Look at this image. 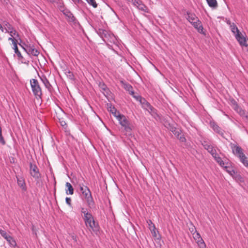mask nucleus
<instances>
[{"instance_id": "f257e3e1", "label": "nucleus", "mask_w": 248, "mask_h": 248, "mask_svg": "<svg viewBox=\"0 0 248 248\" xmlns=\"http://www.w3.org/2000/svg\"><path fill=\"white\" fill-rule=\"evenodd\" d=\"M119 124L123 128V132L125 135H131L132 130L134 126L132 123L131 122L129 119L123 115V116L119 117L118 120Z\"/></svg>"}, {"instance_id": "f03ea898", "label": "nucleus", "mask_w": 248, "mask_h": 248, "mask_svg": "<svg viewBox=\"0 0 248 248\" xmlns=\"http://www.w3.org/2000/svg\"><path fill=\"white\" fill-rule=\"evenodd\" d=\"M79 188L82 193L81 198L86 200L88 207L91 208L94 205V202L90 189L83 184H79Z\"/></svg>"}, {"instance_id": "7ed1b4c3", "label": "nucleus", "mask_w": 248, "mask_h": 248, "mask_svg": "<svg viewBox=\"0 0 248 248\" xmlns=\"http://www.w3.org/2000/svg\"><path fill=\"white\" fill-rule=\"evenodd\" d=\"M83 220L85 225L89 229L90 231L92 230L94 232L98 231V224L94 221L93 217L92 214L84 218Z\"/></svg>"}, {"instance_id": "20e7f679", "label": "nucleus", "mask_w": 248, "mask_h": 248, "mask_svg": "<svg viewBox=\"0 0 248 248\" xmlns=\"http://www.w3.org/2000/svg\"><path fill=\"white\" fill-rule=\"evenodd\" d=\"M30 84L34 95L35 96L37 99L41 98L42 90L38 80L34 78L31 79Z\"/></svg>"}, {"instance_id": "39448f33", "label": "nucleus", "mask_w": 248, "mask_h": 248, "mask_svg": "<svg viewBox=\"0 0 248 248\" xmlns=\"http://www.w3.org/2000/svg\"><path fill=\"white\" fill-rule=\"evenodd\" d=\"M9 41H11L12 42V44L13 45V48L14 50L15 54L17 55L18 57V59L19 61H21L22 63H28L29 61L26 62L25 61L24 58L22 56L20 52L18 50V47H17V41L16 38H8Z\"/></svg>"}, {"instance_id": "423d86ee", "label": "nucleus", "mask_w": 248, "mask_h": 248, "mask_svg": "<svg viewBox=\"0 0 248 248\" xmlns=\"http://www.w3.org/2000/svg\"><path fill=\"white\" fill-rule=\"evenodd\" d=\"M30 173L35 180H39L41 177L39 169L35 164L32 163H30Z\"/></svg>"}, {"instance_id": "0eeeda50", "label": "nucleus", "mask_w": 248, "mask_h": 248, "mask_svg": "<svg viewBox=\"0 0 248 248\" xmlns=\"http://www.w3.org/2000/svg\"><path fill=\"white\" fill-rule=\"evenodd\" d=\"M163 124L164 126L172 132L174 135H175L177 138H179V136L181 135V130L180 129L177 128L172 124H170L167 121H164V122H163Z\"/></svg>"}, {"instance_id": "6e6552de", "label": "nucleus", "mask_w": 248, "mask_h": 248, "mask_svg": "<svg viewBox=\"0 0 248 248\" xmlns=\"http://www.w3.org/2000/svg\"><path fill=\"white\" fill-rule=\"evenodd\" d=\"M25 48V51L29 55L37 56L39 54V52L34 48V46L33 45H26Z\"/></svg>"}, {"instance_id": "1a4fd4ad", "label": "nucleus", "mask_w": 248, "mask_h": 248, "mask_svg": "<svg viewBox=\"0 0 248 248\" xmlns=\"http://www.w3.org/2000/svg\"><path fill=\"white\" fill-rule=\"evenodd\" d=\"M0 234L4 237L9 243V245L12 247H15L16 243L14 239L10 235H9L5 231L0 230Z\"/></svg>"}, {"instance_id": "9d476101", "label": "nucleus", "mask_w": 248, "mask_h": 248, "mask_svg": "<svg viewBox=\"0 0 248 248\" xmlns=\"http://www.w3.org/2000/svg\"><path fill=\"white\" fill-rule=\"evenodd\" d=\"M231 148L232 149V153H233V154L237 155L239 159L244 157V155H245L243 152L242 149L240 146H238L237 144H232Z\"/></svg>"}, {"instance_id": "9b49d317", "label": "nucleus", "mask_w": 248, "mask_h": 248, "mask_svg": "<svg viewBox=\"0 0 248 248\" xmlns=\"http://www.w3.org/2000/svg\"><path fill=\"white\" fill-rule=\"evenodd\" d=\"M235 38L241 46H248V41L246 38L240 32L235 34Z\"/></svg>"}, {"instance_id": "f8f14e48", "label": "nucleus", "mask_w": 248, "mask_h": 248, "mask_svg": "<svg viewBox=\"0 0 248 248\" xmlns=\"http://www.w3.org/2000/svg\"><path fill=\"white\" fill-rule=\"evenodd\" d=\"M202 145L204 148L211 155H216L217 153L216 150L214 149V147L207 141L203 140L202 142Z\"/></svg>"}, {"instance_id": "ddd939ff", "label": "nucleus", "mask_w": 248, "mask_h": 248, "mask_svg": "<svg viewBox=\"0 0 248 248\" xmlns=\"http://www.w3.org/2000/svg\"><path fill=\"white\" fill-rule=\"evenodd\" d=\"M156 121H161V118L157 112V110L152 106L146 110Z\"/></svg>"}, {"instance_id": "4468645a", "label": "nucleus", "mask_w": 248, "mask_h": 248, "mask_svg": "<svg viewBox=\"0 0 248 248\" xmlns=\"http://www.w3.org/2000/svg\"><path fill=\"white\" fill-rule=\"evenodd\" d=\"M16 178L18 186L22 190L26 191L27 190V187L23 177L22 176H16Z\"/></svg>"}, {"instance_id": "2eb2a0df", "label": "nucleus", "mask_w": 248, "mask_h": 248, "mask_svg": "<svg viewBox=\"0 0 248 248\" xmlns=\"http://www.w3.org/2000/svg\"><path fill=\"white\" fill-rule=\"evenodd\" d=\"M191 24L194 26V27L200 33H203V27L202 24V22L199 20V19H197L195 21H192Z\"/></svg>"}, {"instance_id": "dca6fc26", "label": "nucleus", "mask_w": 248, "mask_h": 248, "mask_svg": "<svg viewBox=\"0 0 248 248\" xmlns=\"http://www.w3.org/2000/svg\"><path fill=\"white\" fill-rule=\"evenodd\" d=\"M96 31L98 35L101 38H102L104 41H105V38H108V36H109L108 32L103 29H98V30H96Z\"/></svg>"}, {"instance_id": "f3484780", "label": "nucleus", "mask_w": 248, "mask_h": 248, "mask_svg": "<svg viewBox=\"0 0 248 248\" xmlns=\"http://www.w3.org/2000/svg\"><path fill=\"white\" fill-rule=\"evenodd\" d=\"M186 17V19L191 23L192 21H195L198 19L194 13H192L189 11H187Z\"/></svg>"}, {"instance_id": "a211bd4d", "label": "nucleus", "mask_w": 248, "mask_h": 248, "mask_svg": "<svg viewBox=\"0 0 248 248\" xmlns=\"http://www.w3.org/2000/svg\"><path fill=\"white\" fill-rule=\"evenodd\" d=\"M99 88L105 96H107L110 93L109 89L104 83H100L99 85Z\"/></svg>"}, {"instance_id": "6ab92c4d", "label": "nucleus", "mask_w": 248, "mask_h": 248, "mask_svg": "<svg viewBox=\"0 0 248 248\" xmlns=\"http://www.w3.org/2000/svg\"><path fill=\"white\" fill-rule=\"evenodd\" d=\"M66 187L67 188L65 189V193L67 195H73L74 193V188L71 184L68 182L66 183L65 184Z\"/></svg>"}, {"instance_id": "aec40b11", "label": "nucleus", "mask_w": 248, "mask_h": 248, "mask_svg": "<svg viewBox=\"0 0 248 248\" xmlns=\"http://www.w3.org/2000/svg\"><path fill=\"white\" fill-rule=\"evenodd\" d=\"M237 113H238L241 116L245 117L247 118V115L246 113V111L243 109L241 107H240L238 105L236 107V108L233 109Z\"/></svg>"}, {"instance_id": "412c9836", "label": "nucleus", "mask_w": 248, "mask_h": 248, "mask_svg": "<svg viewBox=\"0 0 248 248\" xmlns=\"http://www.w3.org/2000/svg\"><path fill=\"white\" fill-rule=\"evenodd\" d=\"M211 127L217 133L220 135H223V133L221 128L215 123H212L210 124Z\"/></svg>"}, {"instance_id": "4be33fe9", "label": "nucleus", "mask_w": 248, "mask_h": 248, "mask_svg": "<svg viewBox=\"0 0 248 248\" xmlns=\"http://www.w3.org/2000/svg\"><path fill=\"white\" fill-rule=\"evenodd\" d=\"M213 157L214 158V159L216 161V162L222 167H224V162L222 160L221 158L218 156V154L216 153V155H212Z\"/></svg>"}, {"instance_id": "5701e85b", "label": "nucleus", "mask_w": 248, "mask_h": 248, "mask_svg": "<svg viewBox=\"0 0 248 248\" xmlns=\"http://www.w3.org/2000/svg\"><path fill=\"white\" fill-rule=\"evenodd\" d=\"M232 177L237 182L242 183L244 182V178L237 171L234 174Z\"/></svg>"}, {"instance_id": "b1692460", "label": "nucleus", "mask_w": 248, "mask_h": 248, "mask_svg": "<svg viewBox=\"0 0 248 248\" xmlns=\"http://www.w3.org/2000/svg\"><path fill=\"white\" fill-rule=\"evenodd\" d=\"M64 15L67 17L69 21L73 22L75 20V17L73 14L68 10H66L63 12Z\"/></svg>"}, {"instance_id": "393cba45", "label": "nucleus", "mask_w": 248, "mask_h": 248, "mask_svg": "<svg viewBox=\"0 0 248 248\" xmlns=\"http://www.w3.org/2000/svg\"><path fill=\"white\" fill-rule=\"evenodd\" d=\"M41 81L44 84L46 88H47L48 90H50L51 85L50 84L49 82L48 81V79L46 78V77H43L40 78Z\"/></svg>"}, {"instance_id": "a878e982", "label": "nucleus", "mask_w": 248, "mask_h": 248, "mask_svg": "<svg viewBox=\"0 0 248 248\" xmlns=\"http://www.w3.org/2000/svg\"><path fill=\"white\" fill-rule=\"evenodd\" d=\"M227 24L230 25L231 30L234 35L238 32H240L238 28L236 27L234 23H233L231 24L230 21H228Z\"/></svg>"}, {"instance_id": "bb28decb", "label": "nucleus", "mask_w": 248, "mask_h": 248, "mask_svg": "<svg viewBox=\"0 0 248 248\" xmlns=\"http://www.w3.org/2000/svg\"><path fill=\"white\" fill-rule=\"evenodd\" d=\"M138 9L145 13H149V9L144 4H143L142 1L138 7Z\"/></svg>"}, {"instance_id": "cd10ccee", "label": "nucleus", "mask_w": 248, "mask_h": 248, "mask_svg": "<svg viewBox=\"0 0 248 248\" xmlns=\"http://www.w3.org/2000/svg\"><path fill=\"white\" fill-rule=\"evenodd\" d=\"M121 83L123 85L124 88L128 92L131 91L133 89V87L129 83L124 82L123 81H121Z\"/></svg>"}, {"instance_id": "c85d7f7f", "label": "nucleus", "mask_w": 248, "mask_h": 248, "mask_svg": "<svg viewBox=\"0 0 248 248\" xmlns=\"http://www.w3.org/2000/svg\"><path fill=\"white\" fill-rule=\"evenodd\" d=\"M208 5L212 8H216L217 6V3L216 0H206Z\"/></svg>"}, {"instance_id": "c756f323", "label": "nucleus", "mask_w": 248, "mask_h": 248, "mask_svg": "<svg viewBox=\"0 0 248 248\" xmlns=\"http://www.w3.org/2000/svg\"><path fill=\"white\" fill-rule=\"evenodd\" d=\"M226 171L232 177L234 174L236 172L235 170H234L233 169H232V168L229 167V166H225L224 167H223Z\"/></svg>"}, {"instance_id": "7c9ffc66", "label": "nucleus", "mask_w": 248, "mask_h": 248, "mask_svg": "<svg viewBox=\"0 0 248 248\" xmlns=\"http://www.w3.org/2000/svg\"><path fill=\"white\" fill-rule=\"evenodd\" d=\"M193 238L196 241L197 243L201 241V239H202L201 237L200 234L195 230V232L193 233Z\"/></svg>"}, {"instance_id": "2f4dec72", "label": "nucleus", "mask_w": 248, "mask_h": 248, "mask_svg": "<svg viewBox=\"0 0 248 248\" xmlns=\"http://www.w3.org/2000/svg\"><path fill=\"white\" fill-rule=\"evenodd\" d=\"M240 161L243 164V165L248 168V160H247V158L246 156V155H244V157L241 158L240 159Z\"/></svg>"}, {"instance_id": "473e14b6", "label": "nucleus", "mask_w": 248, "mask_h": 248, "mask_svg": "<svg viewBox=\"0 0 248 248\" xmlns=\"http://www.w3.org/2000/svg\"><path fill=\"white\" fill-rule=\"evenodd\" d=\"M113 115L116 118L117 120H119V117L121 116H123V114L120 113L119 111H118L117 109L115 110V111H112L111 112Z\"/></svg>"}, {"instance_id": "72a5a7b5", "label": "nucleus", "mask_w": 248, "mask_h": 248, "mask_svg": "<svg viewBox=\"0 0 248 248\" xmlns=\"http://www.w3.org/2000/svg\"><path fill=\"white\" fill-rule=\"evenodd\" d=\"M113 115L116 118L117 120H119V117L121 116H123V114L120 113L119 111H118L117 109L115 110V111H112L111 112Z\"/></svg>"}, {"instance_id": "f704fd0d", "label": "nucleus", "mask_w": 248, "mask_h": 248, "mask_svg": "<svg viewBox=\"0 0 248 248\" xmlns=\"http://www.w3.org/2000/svg\"><path fill=\"white\" fill-rule=\"evenodd\" d=\"M132 4L137 7L138 8V7L140 5V4L141 3V0H130Z\"/></svg>"}, {"instance_id": "c9c22d12", "label": "nucleus", "mask_w": 248, "mask_h": 248, "mask_svg": "<svg viewBox=\"0 0 248 248\" xmlns=\"http://www.w3.org/2000/svg\"><path fill=\"white\" fill-rule=\"evenodd\" d=\"M86 1L90 5L93 6L94 8H96L97 6V4L96 3L95 0H86Z\"/></svg>"}, {"instance_id": "e433bc0d", "label": "nucleus", "mask_w": 248, "mask_h": 248, "mask_svg": "<svg viewBox=\"0 0 248 248\" xmlns=\"http://www.w3.org/2000/svg\"><path fill=\"white\" fill-rule=\"evenodd\" d=\"M197 244L200 248H206V245L204 242L203 241V239H201V241H199Z\"/></svg>"}, {"instance_id": "4c0bfd02", "label": "nucleus", "mask_w": 248, "mask_h": 248, "mask_svg": "<svg viewBox=\"0 0 248 248\" xmlns=\"http://www.w3.org/2000/svg\"><path fill=\"white\" fill-rule=\"evenodd\" d=\"M150 222L152 225V227H153L152 228H151V227H149L150 229L151 230V232L153 234V235L154 236H156V233H155V226L154 224H153V222L151 221V220H150Z\"/></svg>"}, {"instance_id": "58836bf2", "label": "nucleus", "mask_w": 248, "mask_h": 248, "mask_svg": "<svg viewBox=\"0 0 248 248\" xmlns=\"http://www.w3.org/2000/svg\"><path fill=\"white\" fill-rule=\"evenodd\" d=\"M10 35L11 36L10 38H15L14 37L15 35H16V36H18V34L15 30H13L11 31L10 32Z\"/></svg>"}, {"instance_id": "ea45409f", "label": "nucleus", "mask_w": 248, "mask_h": 248, "mask_svg": "<svg viewBox=\"0 0 248 248\" xmlns=\"http://www.w3.org/2000/svg\"><path fill=\"white\" fill-rule=\"evenodd\" d=\"M231 106L233 109L236 108L238 105L234 99H232L231 101Z\"/></svg>"}, {"instance_id": "a19ab883", "label": "nucleus", "mask_w": 248, "mask_h": 248, "mask_svg": "<svg viewBox=\"0 0 248 248\" xmlns=\"http://www.w3.org/2000/svg\"><path fill=\"white\" fill-rule=\"evenodd\" d=\"M152 106L148 102L146 104H144V105L142 107V108L146 110L148 109L150 107Z\"/></svg>"}, {"instance_id": "79ce46f5", "label": "nucleus", "mask_w": 248, "mask_h": 248, "mask_svg": "<svg viewBox=\"0 0 248 248\" xmlns=\"http://www.w3.org/2000/svg\"><path fill=\"white\" fill-rule=\"evenodd\" d=\"M139 102L141 105V107L144 105V104H146L148 101L144 98L141 97L140 100L139 101Z\"/></svg>"}, {"instance_id": "37998d69", "label": "nucleus", "mask_w": 248, "mask_h": 248, "mask_svg": "<svg viewBox=\"0 0 248 248\" xmlns=\"http://www.w3.org/2000/svg\"><path fill=\"white\" fill-rule=\"evenodd\" d=\"M73 2L76 5H82L84 3L82 0H72Z\"/></svg>"}, {"instance_id": "c03bdc74", "label": "nucleus", "mask_w": 248, "mask_h": 248, "mask_svg": "<svg viewBox=\"0 0 248 248\" xmlns=\"http://www.w3.org/2000/svg\"><path fill=\"white\" fill-rule=\"evenodd\" d=\"M80 212H81V215H82L83 214L89 212V211H88V210L87 208H84V207H81L80 208Z\"/></svg>"}, {"instance_id": "a18cd8bd", "label": "nucleus", "mask_w": 248, "mask_h": 248, "mask_svg": "<svg viewBox=\"0 0 248 248\" xmlns=\"http://www.w3.org/2000/svg\"><path fill=\"white\" fill-rule=\"evenodd\" d=\"M65 202L69 206H71V199L70 198L66 197Z\"/></svg>"}, {"instance_id": "49530a36", "label": "nucleus", "mask_w": 248, "mask_h": 248, "mask_svg": "<svg viewBox=\"0 0 248 248\" xmlns=\"http://www.w3.org/2000/svg\"><path fill=\"white\" fill-rule=\"evenodd\" d=\"M177 138L179 139L182 142H185L186 140V138L181 134L180 135V136H179V138Z\"/></svg>"}, {"instance_id": "de8ad7c7", "label": "nucleus", "mask_w": 248, "mask_h": 248, "mask_svg": "<svg viewBox=\"0 0 248 248\" xmlns=\"http://www.w3.org/2000/svg\"><path fill=\"white\" fill-rule=\"evenodd\" d=\"M133 98H134L137 101H139L140 100V98H141V96L140 95H139L138 94H135L133 96Z\"/></svg>"}, {"instance_id": "09e8293b", "label": "nucleus", "mask_w": 248, "mask_h": 248, "mask_svg": "<svg viewBox=\"0 0 248 248\" xmlns=\"http://www.w3.org/2000/svg\"><path fill=\"white\" fill-rule=\"evenodd\" d=\"M91 214H92L90 213L89 212H87V213H86L83 214L82 215L83 219H84V218L89 216Z\"/></svg>"}, {"instance_id": "8fccbe9b", "label": "nucleus", "mask_w": 248, "mask_h": 248, "mask_svg": "<svg viewBox=\"0 0 248 248\" xmlns=\"http://www.w3.org/2000/svg\"><path fill=\"white\" fill-rule=\"evenodd\" d=\"M0 142L2 145H4L5 144V141L3 139V137H2V135L0 136Z\"/></svg>"}, {"instance_id": "3c124183", "label": "nucleus", "mask_w": 248, "mask_h": 248, "mask_svg": "<svg viewBox=\"0 0 248 248\" xmlns=\"http://www.w3.org/2000/svg\"><path fill=\"white\" fill-rule=\"evenodd\" d=\"M116 109L114 107H112V106H110L109 108H108V110L110 112H112V111H115Z\"/></svg>"}, {"instance_id": "603ef678", "label": "nucleus", "mask_w": 248, "mask_h": 248, "mask_svg": "<svg viewBox=\"0 0 248 248\" xmlns=\"http://www.w3.org/2000/svg\"><path fill=\"white\" fill-rule=\"evenodd\" d=\"M129 93L132 96L135 95L134 92L133 91V89L131 90V91L129 92Z\"/></svg>"}, {"instance_id": "864d4df0", "label": "nucleus", "mask_w": 248, "mask_h": 248, "mask_svg": "<svg viewBox=\"0 0 248 248\" xmlns=\"http://www.w3.org/2000/svg\"><path fill=\"white\" fill-rule=\"evenodd\" d=\"M22 47V48L25 50V45H26V44H23L22 45L21 44H19Z\"/></svg>"}, {"instance_id": "5fc2aeb1", "label": "nucleus", "mask_w": 248, "mask_h": 248, "mask_svg": "<svg viewBox=\"0 0 248 248\" xmlns=\"http://www.w3.org/2000/svg\"><path fill=\"white\" fill-rule=\"evenodd\" d=\"M0 30L2 31L3 32L4 31H3V28L2 26V25L0 24Z\"/></svg>"}, {"instance_id": "6e6d98bb", "label": "nucleus", "mask_w": 248, "mask_h": 248, "mask_svg": "<svg viewBox=\"0 0 248 248\" xmlns=\"http://www.w3.org/2000/svg\"><path fill=\"white\" fill-rule=\"evenodd\" d=\"M150 220H149L148 221H147V222L148 223V224H149V225L150 227H151V228H153V227H152V224H151V223L150 222Z\"/></svg>"}, {"instance_id": "4d7b16f0", "label": "nucleus", "mask_w": 248, "mask_h": 248, "mask_svg": "<svg viewBox=\"0 0 248 248\" xmlns=\"http://www.w3.org/2000/svg\"><path fill=\"white\" fill-rule=\"evenodd\" d=\"M61 124L62 126H64V125H65L66 124H65V122H64L63 123L62 122Z\"/></svg>"}, {"instance_id": "13d9d810", "label": "nucleus", "mask_w": 248, "mask_h": 248, "mask_svg": "<svg viewBox=\"0 0 248 248\" xmlns=\"http://www.w3.org/2000/svg\"><path fill=\"white\" fill-rule=\"evenodd\" d=\"M61 124L62 126H64V125H65L66 124H65V122H64L63 123L62 122Z\"/></svg>"}, {"instance_id": "bf43d9fd", "label": "nucleus", "mask_w": 248, "mask_h": 248, "mask_svg": "<svg viewBox=\"0 0 248 248\" xmlns=\"http://www.w3.org/2000/svg\"><path fill=\"white\" fill-rule=\"evenodd\" d=\"M2 136V133H1V128L0 126V136Z\"/></svg>"}, {"instance_id": "052dcab7", "label": "nucleus", "mask_w": 248, "mask_h": 248, "mask_svg": "<svg viewBox=\"0 0 248 248\" xmlns=\"http://www.w3.org/2000/svg\"><path fill=\"white\" fill-rule=\"evenodd\" d=\"M195 228H192V230L191 231V232H192L194 231L195 232Z\"/></svg>"}, {"instance_id": "680f3d73", "label": "nucleus", "mask_w": 248, "mask_h": 248, "mask_svg": "<svg viewBox=\"0 0 248 248\" xmlns=\"http://www.w3.org/2000/svg\"><path fill=\"white\" fill-rule=\"evenodd\" d=\"M68 73H69V74H71V73L70 71H69V72H68Z\"/></svg>"}]
</instances>
